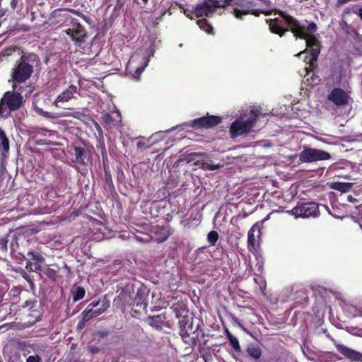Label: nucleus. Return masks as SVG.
<instances>
[{"label":"nucleus","instance_id":"nucleus-1","mask_svg":"<svg viewBox=\"0 0 362 362\" xmlns=\"http://www.w3.org/2000/svg\"><path fill=\"white\" fill-rule=\"evenodd\" d=\"M286 21L295 37L305 40L306 46L310 51V62L313 64L317 60L320 48L316 37H308L307 33H315L317 30V24L313 21L309 23L307 21H298L292 16H287Z\"/></svg>","mask_w":362,"mask_h":362},{"label":"nucleus","instance_id":"nucleus-2","mask_svg":"<svg viewBox=\"0 0 362 362\" xmlns=\"http://www.w3.org/2000/svg\"><path fill=\"white\" fill-rule=\"evenodd\" d=\"M40 64V59L37 54L24 53L16 62L11 71L12 88L14 90H23L18 83L29 79L33 73V69Z\"/></svg>","mask_w":362,"mask_h":362},{"label":"nucleus","instance_id":"nucleus-3","mask_svg":"<svg viewBox=\"0 0 362 362\" xmlns=\"http://www.w3.org/2000/svg\"><path fill=\"white\" fill-rule=\"evenodd\" d=\"M197 325H194V319L183 316L179 320L180 334L183 341L189 345L192 350L197 345V341L205 337L204 323L201 320L196 319Z\"/></svg>","mask_w":362,"mask_h":362},{"label":"nucleus","instance_id":"nucleus-4","mask_svg":"<svg viewBox=\"0 0 362 362\" xmlns=\"http://www.w3.org/2000/svg\"><path fill=\"white\" fill-rule=\"evenodd\" d=\"M240 115L230 124L229 127V134L232 139L248 136L255 127L259 115H250L247 118H245L247 115Z\"/></svg>","mask_w":362,"mask_h":362},{"label":"nucleus","instance_id":"nucleus-5","mask_svg":"<svg viewBox=\"0 0 362 362\" xmlns=\"http://www.w3.org/2000/svg\"><path fill=\"white\" fill-rule=\"evenodd\" d=\"M22 90L6 92L0 100V113L17 110L23 104Z\"/></svg>","mask_w":362,"mask_h":362},{"label":"nucleus","instance_id":"nucleus-6","mask_svg":"<svg viewBox=\"0 0 362 362\" xmlns=\"http://www.w3.org/2000/svg\"><path fill=\"white\" fill-rule=\"evenodd\" d=\"M255 4L252 1H241V0H223L221 2V7L226 8L229 6H238L240 7L234 8L233 13L235 18L243 20V16L247 15L248 13H252L256 16H259V12L257 10L254 9Z\"/></svg>","mask_w":362,"mask_h":362},{"label":"nucleus","instance_id":"nucleus-7","mask_svg":"<svg viewBox=\"0 0 362 362\" xmlns=\"http://www.w3.org/2000/svg\"><path fill=\"white\" fill-rule=\"evenodd\" d=\"M298 158L302 163H312L329 160L331 158V155L321 149L304 147L299 153Z\"/></svg>","mask_w":362,"mask_h":362},{"label":"nucleus","instance_id":"nucleus-8","mask_svg":"<svg viewBox=\"0 0 362 362\" xmlns=\"http://www.w3.org/2000/svg\"><path fill=\"white\" fill-rule=\"evenodd\" d=\"M296 218L315 217L320 214L318 205L315 202H298L291 210Z\"/></svg>","mask_w":362,"mask_h":362},{"label":"nucleus","instance_id":"nucleus-9","mask_svg":"<svg viewBox=\"0 0 362 362\" xmlns=\"http://www.w3.org/2000/svg\"><path fill=\"white\" fill-rule=\"evenodd\" d=\"M221 2L219 0H204L196 5L194 13L197 18L211 16L217 8L221 7Z\"/></svg>","mask_w":362,"mask_h":362},{"label":"nucleus","instance_id":"nucleus-10","mask_svg":"<svg viewBox=\"0 0 362 362\" xmlns=\"http://www.w3.org/2000/svg\"><path fill=\"white\" fill-rule=\"evenodd\" d=\"M221 120V117L206 115V116L190 121L189 126L196 129H210L220 124Z\"/></svg>","mask_w":362,"mask_h":362},{"label":"nucleus","instance_id":"nucleus-11","mask_svg":"<svg viewBox=\"0 0 362 362\" xmlns=\"http://www.w3.org/2000/svg\"><path fill=\"white\" fill-rule=\"evenodd\" d=\"M329 339L333 342L337 351L342 354L344 357L349 359L351 361H360L362 362V354L350 349L343 344L337 343V341L329 334L327 335Z\"/></svg>","mask_w":362,"mask_h":362},{"label":"nucleus","instance_id":"nucleus-12","mask_svg":"<svg viewBox=\"0 0 362 362\" xmlns=\"http://www.w3.org/2000/svg\"><path fill=\"white\" fill-rule=\"evenodd\" d=\"M151 232L154 234L156 242L161 243L168 239L173 233L174 230L170 226H153Z\"/></svg>","mask_w":362,"mask_h":362},{"label":"nucleus","instance_id":"nucleus-13","mask_svg":"<svg viewBox=\"0 0 362 362\" xmlns=\"http://www.w3.org/2000/svg\"><path fill=\"white\" fill-rule=\"evenodd\" d=\"M327 99L336 105L341 106L349 103V96L343 89L334 88L328 95Z\"/></svg>","mask_w":362,"mask_h":362},{"label":"nucleus","instance_id":"nucleus-14","mask_svg":"<svg viewBox=\"0 0 362 362\" xmlns=\"http://www.w3.org/2000/svg\"><path fill=\"white\" fill-rule=\"evenodd\" d=\"M69 148V152H70L74 157L73 162H75L81 165H87V161L86 160L90 154V152L88 149L76 145H71Z\"/></svg>","mask_w":362,"mask_h":362},{"label":"nucleus","instance_id":"nucleus-15","mask_svg":"<svg viewBox=\"0 0 362 362\" xmlns=\"http://www.w3.org/2000/svg\"><path fill=\"white\" fill-rule=\"evenodd\" d=\"M262 222H257L255 223L252 228L249 230L247 234V247L249 250H256L259 247V240L256 239L255 233L257 232V237L258 239L260 238L261 235V228H262Z\"/></svg>","mask_w":362,"mask_h":362},{"label":"nucleus","instance_id":"nucleus-16","mask_svg":"<svg viewBox=\"0 0 362 362\" xmlns=\"http://www.w3.org/2000/svg\"><path fill=\"white\" fill-rule=\"evenodd\" d=\"M77 86L74 85L69 86L67 89L64 90L61 94H59L57 96L54 101L55 105L59 107L66 109V107L63 106V104L73 98L74 94L77 93Z\"/></svg>","mask_w":362,"mask_h":362},{"label":"nucleus","instance_id":"nucleus-17","mask_svg":"<svg viewBox=\"0 0 362 362\" xmlns=\"http://www.w3.org/2000/svg\"><path fill=\"white\" fill-rule=\"evenodd\" d=\"M110 307V305L103 304L102 307L92 308L90 310V313H88L87 315H84V310L81 313V322L80 323H82L83 325H85V323L90 320L96 317L101 314H103L108 308Z\"/></svg>","mask_w":362,"mask_h":362},{"label":"nucleus","instance_id":"nucleus-18","mask_svg":"<svg viewBox=\"0 0 362 362\" xmlns=\"http://www.w3.org/2000/svg\"><path fill=\"white\" fill-rule=\"evenodd\" d=\"M103 121L107 127L118 129L121 127L122 115H115V118L112 117V115H103Z\"/></svg>","mask_w":362,"mask_h":362},{"label":"nucleus","instance_id":"nucleus-19","mask_svg":"<svg viewBox=\"0 0 362 362\" xmlns=\"http://www.w3.org/2000/svg\"><path fill=\"white\" fill-rule=\"evenodd\" d=\"M18 348L23 353V356H26L30 354L31 351L36 352L38 350V346L37 344H30L26 341H18L17 342Z\"/></svg>","mask_w":362,"mask_h":362},{"label":"nucleus","instance_id":"nucleus-20","mask_svg":"<svg viewBox=\"0 0 362 362\" xmlns=\"http://www.w3.org/2000/svg\"><path fill=\"white\" fill-rule=\"evenodd\" d=\"M165 320V316L164 315H158L154 316H148L146 321L148 324L152 327L156 329H161L164 325Z\"/></svg>","mask_w":362,"mask_h":362},{"label":"nucleus","instance_id":"nucleus-21","mask_svg":"<svg viewBox=\"0 0 362 362\" xmlns=\"http://www.w3.org/2000/svg\"><path fill=\"white\" fill-rule=\"evenodd\" d=\"M59 269V267L56 264L45 265V267H42V270L40 272L46 275L48 278L55 281L58 276Z\"/></svg>","mask_w":362,"mask_h":362},{"label":"nucleus","instance_id":"nucleus-22","mask_svg":"<svg viewBox=\"0 0 362 362\" xmlns=\"http://www.w3.org/2000/svg\"><path fill=\"white\" fill-rule=\"evenodd\" d=\"M142 64L140 66H138L135 68V70L133 73H132V75L134 78L139 80L140 75L141 73L144 71L145 68L148 66L149 60H150V55L148 53H146L142 57Z\"/></svg>","mask_w":362,"mask_h":362},{"label":"nucleus","instance_id":"nucleus-23","mask_svg":"<svg viewBox=\"0 0 362 362\" xmlns=\"http://www.w3.org/2000/svg\"><path fill=\"white\" fill-rule=\"evenodd\" d=\"M210 163H208L207 161H205L204 160H197L194 164L199 168L204 170H216L219 168H221L223 165L218 163L214 164L211 160H209Z\"/></svg>","mask_w":362,"mask_h":362},{"label":"nucleus","instance_id":"nucleus-24","mask_svg":"<svg viewBox=\"0 0 362 362\" xmlns=\"http://www.w3.org/2000/svg\"><path fill=\"white\" fill-rule=\"evenodd\" d=\"M146 298L147 295L145 293V289L139 288L136 291L134 302L136 303V305H140L141 308H145L148 305Z\"/></svg>","mask_w":362,"mask_h":362},{"label":"nucleus","instance_id":"nucleus-25","mask_svg":"<svg viewBox=\"0 0 362 362\" xmlns=\"http://www.w3.org/2000/svg\"><path fill=\"white\" fill-rule=\"evenodd\" d=\"M246 351L250 356L256 360L259 359L262 356V349L257 344H251L248 345Z\"/></svg>","mask_w":362,"mask_h":362},{"label":"nucleus","instance_id":"nucleus-26","mask_svg":"<svg viewBox=\"0 0 362 362\" xmlns=\"http://www.w3.org/2000/svg\"><path fill=\"white\" fill-rule=\"evenodd\" d=\"M74 302H77L83 298L86 291L83 287L74 286L71 290Z\"/></svg>","mask_w":362,"mask_h":362},{"label":"nucleus","instance_id":"nucleus-27","mask_svg":"<svg viewBox=\"0 0 362 362\" xmlns=\"http://www.w3.org/2000/svg\"><path fill=\"white\" fill-rule=\"evenodd\" d=\"M103 304L110 305V302L105 298L92 301L84 310V315H87L88 313H90L92 308L102 307Z\"/></svg>","mask_w":362,"mask_h":362},{"label":"nucleus","instance_id":"nucleus-28","mask_svg":"<svg viewBox=\"0 0 362 362\" xmlns=\"http://www.w3.org/2000/svg\"><path fill=\"white\" fill-rule=\"evenodd\" d=\"M288 27L289 26L288 25ZM269 29L272 33L278 34L280 36H283L288 30H291L290 28L284 29L276 21L270 23Z\"/></svg>","mask_w":362,"mask_h":362},{"label":"nucleus","instance_id":"nucleus-29","mask_svg":"<svg viewBox=\"0 0 362 362\" xmlns=\"http://www.w3.org/2000/svg\"><path fill=\"white\" fill-rule=\"evenodd\" d=\"M0 145L2 146L3 153L9 151V141L4 130L0 128Z\"/></svg>","mask_w":362,"mask_h":362},{"label":"nucleus","instance_id":"nucleus-30","mask_svg":"<svg viewBox=\"0 0 362 362\" xmlns=\"http://www.w3.org/2000/svg\"><path fill=\"white\" fill-rule=\"evenodd\" d=\"M28 256L29 257V260L35 261V263L39 264L45 262V257L39 252L30 250L28 252Z\"/></svg>","mask_w":362,"mask_h":362},{"label":"nucleus","instance_id":"nucleus-31","mask_svg":"<svg viewBox=\"0 0 362 362\" xmlns=\"http://www.w3.org/2000/svg\"><path fill=\"white\" fill-rule=\"evenodd\" d=\"M226 334L231 346L237 351H240V346L238 339L234 337L228 329H226Z\"/></svg>","mask_w":362,"mask_h":362},{"label":"nucleus","instance_id":"nucleus-32","mask_svg":"<svg viewBox=\"0 0 362 362\" xmlns=\"http://www.w3.org/2000/svg\"><path fill=\"white\" fill-rule=\"evenodd\" d=\"M331 187L333 189L339 191L341 192H346L349 190L351 186L349 183L337 182H333L332 184Z\"/></svg>","mask_w":362,"mask_h":362},{"label":"nucleus","instance_id":"nucleus-33","mask_svg":"<svg viewBox=\"0 0 362 362\" xmlns=\"http://www.w3.org/2000/svg\"><path fill=\"white\" fill-rule=\"evenodd\" d=\"M219 235L217 231L211 230L207 235V241L210 246H215L218 240Z\"/></svg>","mask_w":362,"mask_h":362},{"label":"nucleus","instance_id":"nucleus-34","mask_svg":"<svg viewBox=\"0 0 362 362\" xmlns=\"http://www.w3.org/2000/svg\"><path fill=\"white\" fill-rule=\"evenodd\" d=\"M25 269L29 272H40L42 270V267L37 263H32L31 261L28 260Z\"/></svg>","mask_w":362,"mask_h":362},{"label":"nucleus","instance_id":"nucleus-35","mask_svg":"<svg viewBox=\"0 0 362 362\" xmlns=\"http://www.w3.org/2000/svg\"><path fill=\"white\" fill-rule=\"evenodd\" d=\"M199 25L201 29L206 31L207 33H212L213 27L210 25L208 21L205 19H202L199 22Z\"/></svg>","mask_w":362,"mask_h":362},{"label":"nucleus","instance_id":"nucleus-36","mask_svg":"<svg viewBox=\"0 0 362 362\" xmlns=\"http://www.w3.org/2000/svg\"><path fill=\"white\" fill-rule=\"evenodd\" d=\"M8 239L6 237L0 238V252L4 253L7 251V244Z\"/></svg>","mask_w":362,"mask_h":362},{"label":"nucleus","instance_id":"nucleus-37","mask_svg":"<svg viewBox=\"0 0 362 362\" xmlns=\"http://www.w3.org/2000/svg\"><path fill=\"white\" fill-rule=\"evenodd\" d=\"M21 274H22V276L23 277V279H25L29 283L30 286L33 287L34 286L33 279L31 276V275L28 274L25 271H23Z\"/></svg>","mask_w":362,"mask_h":362},{"label":"nucleus","instance_id":"nucleus-38","mask_svg":"<svg viewBox=\"0 0 362 362\" xmlns=\"http://www.w3.org/2000/svg\"><path fill=\"white\" fill-rule=\"evenodd\" d=\"M25 362H42V359L40 355L35 354L29 356Z\"/></svg>","mask_w":362,"mask_h":362},{"label":"nucleus","instance_id":"nucleus-39","mask_svg":"<svg viewBox=\"0 0 362 362\" xmlns=\"http://www.w3.org/2000/svg\"><path fill=\"white\" fill-rule=\"evenodd\" d=\"M35 144L37 145V146H43V145H51L52 144V142L51 141H49V140H47V139H36L35 141Z\"/></svg>","mask_w":362,"mask_h":362},{"label":"nucleus","instance_id":"nucleus-40","mask_svg":"<svg viewBox=\"0 0 362 362\" xmlns=\"http://www.w3.org/2000/svg\"><path fill=\"white\" fill-rule=\"evenodd\" d=\"M76 28L74 29V37L78 36L83 31L82 26L78 23H76Z\"/></svg>","mask_w":362,"mask_h":362},{"label":"nucleus","instance_id":"nucleus-41","mask_svg":"<svg viewBox=\"0 0 362 362\" xmlns=\"http://www.w3.org/2000/svg\"><path fill=\"white\" fill-rule=\"evenodd\" d=\"M85 39H86V35L81 33L78 36L75 37L74 38V41H75L77 43L81 44V43H83L85 42Z\"/></svg>","mask_w":362,"mask_h":362},{"label":"nucleus","instance_id":"nucleus-42","mask_svg":"<svg viewBox=\"0 0 362 362\" xmlns=\"http://www.w3.org/2000/svg\"><path fill=\"white\" fill-rule=\"evenodd\" d=\"M88 351L91 354H98L100 351V349L98 346H90L88 347Z\"/></svg>","mask_w":362,"mask_h":362},{"label":"nucleus","instance_id":"nucleus-43","mask_svg":"<svg viewBox=\"0 0 362 362\" xmlns=\"http://www.w3.org/2000/svg\"><path fill=\"white\" fill-rule=\"evenodd\" d=\"M136 147L137 148L139 149H142V148H149L150 146H147L146 141H144V140L142 141H139L137 143H136Z\"/></svg>","mask_w":362,"mask_h":362},{"label":"nucleus","instance_id":"nucleus-44","mask_svg":"<svg viewBox=\"0 0 362 362\" xmlns=\"http://www.w3.org/2000/svg\"><path fill=\"white\" fill-rule=\"evenodd\" d=\"M250 108H251L250 110V113H251V114L261 113L262 108L260 107V106L253 105L252 107H250Z\"/></svg>","mask_w":362,"mask_h":362},{"label":"nucleus","instance_id":"nucleus-45","mask_svg":"<svg viewBox=\"0 0 362 362\" xmlns=\"http://www.w3.org/2000/svg\"><path fill=\"white\" fill-rule=\"evenodd\" d=\"M353 12L357 14L362 20V8L355 6L353 8Z\"/></svg>","mask_w":362,"mask_h":362},{"label":"nucleus","instance_id":"nucleus-46","mask_svg":"<svg viewBox=\"0 0 362 362\" xmlns=\"http://www.w3.org/2000/svg\"><path fill=\"white\" fill-rule=\"evenodd\" d=\"M62 11H64V9H56L51 13L50 16L52 18L59 17L61 16V12Z\"/></svg>","mask_w":362,"mask_h":362},{"label":"nucleus","instance_id":"nucleus-47","mask_svg":"<svg viewBox=\"0 0 362 362\" xmlns=\"http://www.w3.org/2000/svg\"><path fill=\"white\" fill-rule=\"evenodd\" d=\"M18 26H19V28H17V30H22L24 32L30 30V27L28 25L23 24V25H19Z\"/></svg>","mask_w":362,"mask_h":362},{"label":"nucleus","instance_id":"nucleus-48","mask_svg":"<svg viewBox=\"0 0 362 362\" xmlns=\"http://www.w3.org/2000/svg\"><path fill=\"white\" fill-rule=\"evenodd\" d=\"M65 32H66V35L70 36L71 37L72 40H74V38L75 37L74 33V29L69 28V29L66 30Z\"/></svg>","mask_w":362,"mask_h":362},{"label":"nucleus","instance_id":"nucleus-49","mask_svg":"<svg viewBox=\"0 0 362 362\" xmlns=\"http://www.w3.org/2000/svg\"><path fill=\"white\" fill-rule=\"evenodd\" d=\"M20 0H11V7L12 8L13 10H15L17 7V5L18 4Z\"/></svg>","mask_w":362,"mask_h":362},{"label":"nucleus","instance_id":"nucleus-50","mask_svg":"<svg viewBox=\"0 0 362 362\" xmlns=\"http://www.w3.org/2000/svg\"><path fill=\"white\" fill-rule=\"evenodd\" d=\"M122 4L119 2V1L118 0L117 1V4L115 5V8H114V10L115 11H117V10H120V8H122Z\"/></svg>","mask_w":362,"mask_h":362},{"label":"nucleus","instance_id":"nucleus-51","mask_svg":"<svg viewBox=\"0 0 362 362\" xmlns=\"http://www.w3.org/2000/svg\"><path fill=\"white\" fill-rule=\"evenodd\" d=\"M350 0H337V5L341 6L348 3Z\"/></svg>","mask_w":362,"mask_h":362},{"label":"nucleus","instance_id":"nucleus-52","mask_svg":"<svg viewBox=\"0 0 362 362\" xmlns=\"http://www.w3.org/2000/svg\"><path fill=\"white\" fill-rule=\"evenodd\" d=\"M25 303H26V305H27V306H28V305H30V304H32V305H31V306H30V308H33L34 306H35V305H36L37 302H36V301H35V302H32V303H30V302H29V301H26V302H25Z\"/></svg>","mask_w":362,"mask_h":362},{"label":"nucleus","instance_id":"nucleus-53","mask_svg":"<svg viewBox=\"0 0 362 362\" xmlns=\"http://www.w3.org/2000/svg\"><path fill=\"white\" fill-rule=\"evenodd\" d=\"M35 12H32V13H31V21H35Z\"/></svg>","mask_w":362,"mask_h":362},{"label":"nucleus","instance_id":"nucleus-54","mask_svg":"<svg viewBox=\"0 0 362 362\" xmlns=\"http://www.w3.org/2000/svg\"><path fill=\"white\" fill-rule=\"evenodd\" d=\"M175 127H172V128H170V129H169L165 130L164 132H170V131H173V130H175Z\"/></svg>","mask_w":362,"mask_h":362},{"label":"nucleus","instance_id":"nucleus-55","mask_svg":"<svg viewBox=\"0 0 362 362\" xmlns=\"http://www.w3.org/2000/svg\"><path fill=\"white\" fill-rule=\"evenodd\" d=\"M317 78V76L315 75V74H313V76H311V78H312V81L313 82H315V78Z\"/></svg>","mask_w":362,"mask_h":362},{"label":"nucleus","instance_id":"nucleus-56","mask_svg":"<svg viewBox=\"0 0 362 362\" xmlns=\"http://www.w3.org/2000/svg\"><path fill=\"white\" fill-rule=\"evenodd\" d=\"M81 322V319L78 322V327H83L84 326V325H83L82 323H80Z\"/></svg>","mask_w":362,"mask_h":362},{"label":"nucleus","instance_id":"nucleus-57","mask_svg":"<svg viewBox=\"0 0 362 362\" xmlns=\"http://www.w3.org/2000/svg\"><path fill=\"white\" fill-rule=\"evenodd\" d=\"M83 19H84L85 21H88V19L89 18V17H87V16H84V15H83Z\"/></svg>","mask_w":362,"mask_h":362},{"label":"nucleus","instance_id":"nucleus-58","mask_svg":"<svg viewBox=\"0 0 362 362\" xmlns=\"http://www.w3.org/2000/svg\"><path fill=\"white\" fill-rule=\"evenodd\" d=\"M306 52V50L303 51V52H300V53H298L297 54V56H300L303 52Z\"/></svg>","mask_w":362,"mask_h":362},{"label":"nucleus","instance_id":"nucleus-59","mask_svg":"<svg viewBox=\"0 0 362 362\" xmlns=\"http://www.w3.org/2000/svg\"><path fill=\"white\" fill-rule=\"evenodd\" d=\"M192 156H204L203 153H200V154H193Z\"/></svg>","mask_w":362,"mask_h":362},{"label":"nucleus","instance_id":"nucleus-60","mask_svg":"<svg viewBox=\"0 0 362 362\" xmlns=\"http://www.w3.org/2000/svg\"><path fill=\"white\" fill-rule=\"evenodd\" d=\"M142 1H144V3L146 4H147V2H148V0H142Z\"/></svg>","mask_w":362,"mask_h":362},{"label":"nucleus","instance_id":"nucleus-61","mask_svg":"<svg viewBox=\"0 0 362 362\" xmlns=\"http://www.w3.org/2000/svg\"><path fill=\"white\" fill-rule=\"evenodd\" d=\"M134 57H135V55L132 56V62H133V60H134Z\"/></svg>","mask_w":362,"mask_h":362},{"label":"nucleus","instance_id":"nucleus-62","mask_svg":"<svg viewBox=\"0 0 362 362\" xmlns=\"http://www.w3.org/2000/svg\"><path fill=\"white\" fill-rule=\"evenodd\" d=\"M115 113L119 114V110H117Z\"/></svg>","mask_w":362,"mask_h":362},{"label":"nucleus","instance_id":"nucleus-63","mask_svg":"<svg viewBox=\"0 0 362 362\" xmlns=\"http://www.w3.org/2000/svg\"><path fill=\"white\" fill-rule=\"evenodd\" d=\"M5 325L0 326V330L4 327Z\"/></svg>","mask_w":362,"mask_h":362},{"label":"nucleus","instance_id":"nucleus-64","mask_svg":"<svg viewBox=\"0 0 362 362\" xmlns=\"http://www.w3.org/2000/svg\"><path fill=\"white\" fill-rule=\"evenodd\" d=\"M206 341H204V345H206Z\"/></svg>","mask_w":362,"mask_h":362}]
</instances>
